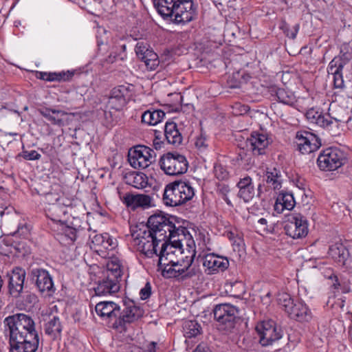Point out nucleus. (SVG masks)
<instances>
[{
    "label": "nucleus",
    "instance_id": "1",
    "mask_svg": "<svg viewBox=\"0 0 352 352\" xmlns=\"http://www.w3.org/2000/svg\"><path fill=\"white\" fill-rule=\"evenodd\" d=\"M98 316L111 324L117 330L122 331L127 324H131L142 318L144 309L129 298L124 299L122 305L113 301H101L95 306Z\"/></svg>",
    "mask_w": 352,
    "mask_h": 352
},
{
    "label": "nucleus",
    "instance_id": "2",
    "mask_svg": "<svg viewBox=\"0 0 352 352\" xmlns=\"http://www.w3.org/2000/svg\"><path fill=\"white\" fill-rule=\"evenodd\" d=\"M174 218L162 212L151 215L146 225L140 224L131 230V236L137 248L142 245V243L151 240L157 232L163 233L168 232L171 237L175 232Z\"/></svg>",
    "mask_w": 352,
    "mask_h": 352
},
{
    "label": "nucleus",
    "instance_id": "3",
    "mask_svg": "<svg viewBox=\"0 0 352 352\" xmlns=\"http://www.w3.org/2000/svg\"><path fill=\"white\" fill-rule=\"evenodd\" d=\"M153 4L164 19L176 24L188 23L197 16L192 0H154Z\"/></svg>",
    "mask_w": 352,
    "mask_h": 352
},
{
    "label": "nucleus",
    "instance_id": "4",
    "mask_svg": "<svg viewBox=\"0 0 352 352\" xmlns=\"http://www.w3.org/2000/svg\"><path fill=\"white\" fill-rule=\"evenodd\" d=\"M4 333L9 340L39 338L32 318L25 314H16L3 320Z\"/></svg>",
    "mask_w": 352,
    "mask_h": 352
},
{
    "label": "nucleus",
    "instance_id": "5",
    "mask_svg": "<svg viewBox=\"0 0 352 352\" xmlns=\"http://www.w3.org/2000/svg\"><path fill=\"white\" fill-rule=\"evenodd\" d=\"M194 195V189L189 182L178 180L166 185L163 201L166 206H177L190 200Z\"/></svg>",
    "mask_w": 352,
    "mask_h": 352
},
{
    "label": "nucleus",
    "instance_id": "6",
    "mask_svg": "<svg viewBox=\"0 0 352 352\" xmlns=\"http://www.w3.org/2000/svg\"><path fill=\"white\" fill-rule=\"evenodd\" d=\"M212 311L218 329L226 333L232 331L241 317L239 309L229 303L217 305Z\"/></svg>",
    "mask_w": 352,
    "mask_h": 352
},
{
    "label": "nucleus",
    "instance_id": "7",
    "mask_svg": "<svg viewBox=\"0 0 352 352\" xmlns=\"http://www.w3.org/2000/svg\"><path fill=\"white\" fill-rule=\"evenodd\" d=\"M160 168L168 175H183L188 170V162L186 157L177 152H168L160 159Z\"/></svg>",
    "mask_w": 352,
    "mask_h": 352
},
{
    "label": "nucleus",
    "instance_id": "8",
    "mask_svg": "<svg viewBox=\"0 0 352 352\" xmlns=\"http://www.w3.org/2000/svg\"><path fill=\"white\" fill-rule=\"evenodd\" d=\"M345 160L343 151L336 147H329L320 153L317 159V164L320 170L331 171L341 167Z\"/></svg>",
    "mask_w": 352,
    "mask_h": 352
},
{
    "label": "nucleus",
    "instance_id": "9",
    "mask_svg": "<svg viewBox=\"0 0 352 352\" xmlns=\"http://www.w3.org/2000/svg\"><path fill=\"white\" fill-rule=\"evenodd\" d=\"M155 158V153L151 148L138 145L130 149L128 153V161L131 166L135 169L147 168Z\"/></svg>",
    "mask_w": 352,
    "mask_h": 352
},
{
    "label": "nucleus",
    "instance_id": "10",
    "mask_svg": "<svg viewBox=\"0 0 352 352\" xmlns=\"http://www.w3.org/2000/svg\"><path fill=\"white\" fill-rule=\"evenodd\" d=\"M284 229L286 234L293 239L302 238L308 234V222L304 216L296 214L288 219Z\"/></svg>",
    "mask_w": 352,
    "mask_h": 352
},
{
    "label": "nucleus",
    "instance_id": "11",
    "mask_svg": "<svg viewBox=\"0 0 352 352\" xmlns=\"http://www.w3.org/2000/svg\"><path fill=\"white\" fill-rule=\"evenodd\" d=\"M297 149L302 154H309L317 151L321 146L320 138L307 131H298L296 135Z\"/></svg>",
    "mask_w": 352,
    "mask_h": 352
},
{
    "label": "nucleus",
    "instance_id": "12",
    "mask_svg": "<svg viewBox=\"0 0 352 352\" xmlns=\"http://www.w3.org/2000/svg\"><path fill=\"white\" fill-rule=\"evenodd\" d=\"M32 280L35 282L38 291L45 296H52L55 292L52 278L49 272L43 269L34 268L31 271Z\"/></svg>",
    "mask_w": 352,
    "mask_h": 352
},
{
    "label": "nucleus",
    "instance_id": "13",
    "mask_svg": "<svg viewBox=\"0 0 352 352\" xmlns=\"http://www.w3.org/2000/svg\"><path fill=\"white\" fill-rule=\"evenodd\" d=\"M259 336V342L263 346H268L282 337L280 332L269 322H261L256 327Z\"/></svg>",
    "mask_w": 352,
    "mask_h": 352
},
{
    "label": "nucleus",
    "instance_id": "14",
    "mask_svg": "<svg viewBox=\"0 0 352 352\" xmlns=\"http://www.w3.org/2000/svg\"><path fill=\"white\" fill-rule=\"evenodd\" d=\"M129 87L119 85L111 89L107 106L116 111L121 110L126 104V97L129 95Z\"/></svg>",
    "mask_w": 352,
    "mask_h": 352
},
{
    "label": "nucleus",
    "instance_id": "15",
    "mask_svg": "<svg viewBox=\"0 0 352 352\" xmlns=\"http://www.w3.org/2000/svg\"><path fill=\"white\" fill-rule=\"evenodd\" d=\"M203 265L207 274H212L225 271L229 266V261L226 257L208 254L203 258Z\"/></svg>",
    "mask_w": 352,
    "mask_h": 352
},
{
    "label": "nucleus",
    "instance_id": "16",
    "mask_svg": "<svg viewBox=\"0 0 352 352\" xmlns=\"http://www.w3.org/2000/svg\"><path fill=\"white\" fill-rule=\"evenodd\" d=\"M25 272L21 267H15L9 275V292L14 298H18L23 289Z\"/></svg>",
    "mask_w": 352,
    "mask_h": 352
},
{
    "label": "nucleus",
    "instance_id": "17",
    "mask_svg": "<svg viewBox=\"0 0 352 352\" xmlns=\"http://www.w3.org/2000/svg\"><path fill=\"white\" fill-rule=\"evenodd\" d=\"M247 144L253 155H261L265 153V150L270 142L266 135L253 132L250 137L248 138Z\"/></svg>",
    "mask_w": 352,
    "mask_h": 352
},
{
    "label": "nucleus",
    "instance_id": "18",
    "mask_svg": "<svg viewBox=\"0 0 352 352\" xmlns=\"http://www.w3.org/2000/svg\"><path fill=\"white\" fill-rule=\"evenodd\" d=\"M167 237H169L168 232H164L162 234L157 232V236H154L153 239L142 243V245L137 249L146 256L151 258L153 255H157V247L160 243L166 240Z\"/></svg>",
    "mask_w": 352,
    "mask_h": 352
},
{
    "label": "nucleus",
    "instance_id": "19",
    "mask_svg": "<svg viewBox=\"0 0 352 352\" xmlns=\"http://www.w3.org/2000/svg\"><path fill=\"white\" fill-rule=\"evenodd\" d=\"M167 237H169L168 232H164L162 234L157 232V236H154L153 239L142 243V245L137 249L146 256L151 258L153 255H157V247L160 243L166 240Z\"/></svg>",
    "mask_w": 352,
    "mask_h": 352
},
{
    "label": "nucleus",
    "instance_id": "20",
    "mask_svg": "<svg viewBox=\"0 0 352 352\" xmlns=\"http://www.w3.org/2000/svg\"><path fill=\"white\" fill-rule=\"evenodd\" d=\"M175 232H174L171 237H167L166 240L163 241L162 243V247H166L168 249L167 253L168 256H173L175 252L177 251L179 253H182V239H179L180 235L184 236V228H176L175 226Z\"/></svg>",
    "mask_w": 352,
    "mask_h": 352
},
{
    "label": "nucleus",
    "instance_id": "21",
    "mask_svg": "<svg viewBox=\"0 0 352 352\" xmlns=\"http://www.w3.org/2000/svg\"><path fill=\"white\" fill-rule=\"evenodd\" d=\"M290 318L298 322H308L312 318V314L306 304L301 301H296L287 311Z\"/></svg>",
    "mask_w": 352,
    "mask_h": 352
},
{
    "label": "nucleus",
    "instance_id": "22",
    "mask_svg": "<svg viewBox=\"0 0 352 352\" xmlns=\"http://www.w3.org/2000/svg\"><path fill=\"white\" fill-rule=\"evenodd\" d=\"M123 202L129 208L135 210L138 208H148L151 206V197L143 194H126L123 197Z\"/></svg>",
    "mask_w": 352,
    "mask_h": 352
},
{
    "label": "nucleus",
    "instance_id": "23",
    "mask_svg": "<svg viewBox=\"0 0 352 352\" xmlns=\"http://www.w3.org/2000/svg\"><path fill=\"white\" fill-rule=\"evenodd\" d=\"M9 352H36L39 345V338L9 340Z\"/></svg>",
    "mask_w": 352,
    "mask_h": 352
},
{
    "label": "nucleus",
    "instance_id": "24",
    "mask_svg": "<svg viewBox=\"0 0 352 352\" xmlns=\"http://www.w3.org/2000/svg\"><path fill=\"white\" fill-rule=\"evenodd\" d=\"M120 289V282L105 276L102 280L98 281L94 291L96 296H107L117 293Z\"/></svg>",
    "mask_w": 352,
    "mask_h": 352
},
{
    "label": "nucleus",
    "instance_id": "25",
    "mask_svg": "<svg viewBox=\"0 0 352 352\" xmlns=\"http://www.w3.org/2000/svg\"><path fill=\"white\" fill-rule=\"evenodd\" d=\"M164 137L168 144L175 147L182 144L183 137L177 125L173 121L166 122L164 126Z\"/></svg>",
    "mask_w": 352,
    "mask_h": 352
},
{
    "label": "nucleus",
    "instance_id": "26",
    "mask_svg": "<svg viewBox=\"0 0 352 352\" xmlns=\"http://www.w3.org/2000/svg\"><path fill=\"white\" fill-rule=\"evenodd\" d=\"M237 187L239 189L238 196L242 199L244 202H249L254 197V186L252 184V180L250 177L246 176L243 178H241L237 183Z\"/></svg>",
    "mask_w": 352,
    "mask_h": 352
},
{
    "label": "nucleus",
    "instance_id": "27",
    "mask_svg": "<svg viewBox=\"0 0 352 352\" xmlns=\"http://www.w3.org/2000/svg\"><path fill=\"white\" fill-rule=\"evenodd\" d=\"M305 117L309 122L316 124L320 127L327 129L331 128V120H329L326 117V115H323L321 112L316 111L314 108L309 109L306 112Z\"/></svg>",
    "mask_w": 352,
    "mask_h": 352
},
{
    "label": "nucleus",
    "instance_id": "28",
    "mask_svg": "<svg viewBox=\"0 0 352 352\" xmlns=\"http://www.w3.org/2000/svg\"><path fill=\"white\" fill-rule=\"evenodd\" d=\"M38 112L44 118H45L52 124L62 125L63 124V116L67 114L66 112L54 109L47 107H42L38 109Z\"/></svg>",
    "mask_w": 352,
    "mask_h": 352
},
{
    "label": "nucleus",
    "instance_id": "29",
    "mask_svg": "<svg viewBox=\"0 0 352 352\" xmlns=\"http://www.w3.org/2000/svg\"><path fill=\"white\" fill-rule=\"evenodd\" d=\"M63 326L58 316H54L44 324V331L52 340H55L61 335Z\"/></svg>",
    "mask_w": 352,
    "mask_h": 352
},
{
    "label": "nucleus",
    "instance_id": "30",
    "mask_svg": "<svg viewBox=\"0 0 352 352\" xmlns=\"http://www.w3.org/2000/svg\"><path fill=\"white\" fill-rule=\"evenodd\" d=\"M124 179L127 184L139 189L146 187L147 184L146 175L140 172L128 173L126 174Z\"/></svg>",
    "mask_w": 352,
    "mask_h": 352
},
{
    "label": "nucleus",
    "instance_id": "31",
    "mask_svg": "<svg viewBox=\"0 0 352 352\" xmlns=\"http://www.w3.org/2000/svg\"><path fill=\"white\" fill-rule=\"evenodd\" d=\"M165 115L162 110L149 109L144 111L142 115V122L148 125H156L164 119Z\"/></svg>",
    "mask_w": 352,
    "mask_h": 352
},
{
    "label": "nucleus",
    "instance_id": "32",
    "mask_svg": "<svg viewBox=\"0 0 352 352\" xmlns=\"http://www.w3.org/2000/svg\"><path fill=\"white\" fill-rule=\"evenodd\" d=\"M336 60L331 61L328 66V72L333 75V85L335 88L342 89L344 86L342 69L336 65Z\"/></svg>",
    "mask_w": 352,
    "mask_h": 352
},
{
    "label": "nucleus",
    "instance_id": "33",
    "mask_svg": "<svg viewBox=\"0 0 352 352\" xmlns=\"http://www.w3.org/2000/svg\"><path fill=\"white\" fill-rule=\"evenodd\" d=\"M265 177L266 182L270 184L274 190L281 188L282 175L279 170L276 168H267Z\"/></svg>",
    "mask_w": 352,
    "mask_h": 352
},
{
    "label": "nucleus",
    "instance_id": "34",
    "mask_svg": "<svg viewBox=\"0 0 352 352\" xmlns=\"http://www.w3.org/2000/svg\"><path fill=\"white\" fill-rule=\"evenodd\" d=\"M184 336L187 338H195L201 333V325L196 320H187L183 324Z\"/></svg>",
    "mask_w": 352,
    "mask_h": 352
},
{
    "label": "nucleus",
    "instance_id": "35",
    "mask_svg": "<svg viewBox=\"0 0 352 352\" xmlns=\"http://www.w3.org/2000/svg\"><path fill=\"white\" fill-rule=\"evenodd\" d=\"M179 265H182L181 263H175L158 267L157 271H161L162 275L166 278H177L184 273L183 270H175V267Z\"/></svg>",
    "mask_w": 352,
    "mask_h": 352
},
{
    "label": "nucleus",
    "instance_id": "36",
    "mask_svg": "<svg viewBox=\"0 0 352 352\" xmlns=\"http://www.w3.org/2000/svg\"><path fill=\"white\" fill-rule=\"evenodd\" d=\"M195 255L194 253L190 258L186 256V260H182V265L175 267V270H183L184 273L179 276L182 278H190L196 274V270L195 268H191L192 263L193 262V258Z\"/></svg>",
    "mask_w": 352,
    "mask_h": 352
},
{
    "label": "nucleus",
    "instance_id": "37",
    "mask_svg": "<svg viewBox=\"0 0 352 352\" xmlns=\"http://www.w3.org/2000/svg\"><path fill=\"white\" fill-rule=\"evenodd\" d=\"M280 204L282 209L290 210L294 208L296 201L292 193L281 192L279 193L276 204Z\"/></svg>",
    "mask_w": 352,
    "mask_h": 352
},
{
    "label": "nucleus",
    "instance_id": "38",
    "mask_svg": "<svg viewBox=\"0 0 352 352\" xmlns=\"http://www.w3.org/2000/svg\"><path fill=\"white\" fill-rule=\"evenodd\" d=\"M107 276L109 278H112L116 281L120 282L122 277L121 265L118 261H111L107 265Z\"/></svg>",
    "mask_w": 352,
    "mask_h": 352
},
{
    "label": "nucleus",
    "instance_id": "39",
    "mask_svg": "<svg viewBox=\"0 0 352 352\" xmlns=\"http://www.w3.org/2000/svg\"><path fill=\"white\" fill-rule=\"evenodd\" d=\"M140 59L144 63L146 68L149 70H155L160 64L157 54L152 50L141 56Z\"/></svg>",
    "mask_w": 352,
    "mask_h": 352
},
{
    "label": "nucleus",
    "instance_id": "40",
    "mask_svg": "<svg viewBox=\"0 0 352 352\" xmlns=\"http://www.w3.org/2000/svg\"><path fill=\"white\" fill-rule=\"evenodd\" d=\"M349 47L346 44H344L340 47V55L335 57L331 61H336V65L340 68H343L344 66L351 59L352 56L349 51Z\"/></svg>",
    "mask_w": 352,
    "mask_h": 352
},
{
    "label": "nucleus",
    "instance_id": "41",
    "mask_svg": "<svg viewBox=\"0 0 352 352\" xmlns=\"http://www.w3.org/2000/svg\"><path fill=\"white\" fill-rule=\"evenodd\" d=\"M67 213L65 207L61 206L60 204L57 202L52 204L48 208L47 216L50 217L53 221H61L60 217L62 214Z\"/></svg>",
    "mask_w": 352,
    "mask_h": 352
},
{
    "label": "nucleus",
    "instance_id": "42",
    "mask_svg": "<svg viewBox=\"0 0 352 352\" xmlns=\"http://www.w3.org/2000/svg\"><path fill=\"white\" fill-rule=\"evenodd\" d=\"M277 300L278 304L284 309L287 314L295 302L290 294L285 292L278 294Z\"/></svg>",
    "mask_w": 352,
    "mask_h": 352
},
{
    "label": "nucleus",
    "instance_id": "43",
    "mask_svg": "<svg viewBox=\"0 0 352 352\" xmlns=\"http://www.w3.org/2000/svg\"><path fill=\"white\" fill-rule=\"evenodd\" d=\"M167 251L168 249L166 247L161 248L159 254H157V256H159L157 267H162V266L179 263V261H175L173 259V256H168Z\"/></svg>",
    "mask_w": 352,
    "mask_h": 352
},
{
    "label": "nucleus",
    "instance_id": "44",
    "mask_svg": "<svg viewBox=\"0 0 352 352\" xmlns=\"http://www.w3.org/2000/svg\"><path fill=\"white\" fill-rule=\"evenodd\" d=\"M276 96L278 98V102L280 103L292 107L296 102L294 96L293 95H288L283 89H277Z\"/></svg>",
    "mask_w": 352,
    "mask_h": 352
},
{
    "label": "nucleus",
    "instance_id": "45",
    "mask_svg": "<svg viewBox=\"0 0 352 352\" xmlns=\"http://www.w3.org/2000/svg\"><path fill=\"white\" fill-rule=\"evenodd\" d=\"M91 239V248L100 254L101 245L105 239H108V233L95 234L93 237L89 236Z\"/></svg>",
    "mask_w": 352,
    "mask_h": 352
},
{
    "label": "nucleus",
    "instance_id": "46",
    "mask_svg": "<svg viewBox=\"0 0 352 352\" xmlns=\"http://www.w3.org/2000/svg\"><path fill=\"white\" fill-rule=\"evenodd\" d=\"M245 292V286L242 282H241V281L235 282L230 285V296H232L234 298H241L243 297Z\"/></svg>",
    "mask_w": 352,
    "mask_h": 352
},
{
    "label": "nucleus",
    "instance_id": "47",
    "mask_svg": "<svg viewBox=\"0 0 352 352\" xmlns=\"http://www.w3.org/2000/svg\"><path fill=\"white\" fill-rule=\"evenodd\" d=\"M61 230L63 232V234L68 238L72 242H74L80 233V232L76 230L74 227L71 226L67 223L62 225Z\"/></svg>",
    "mask_w": 352,
    "mask_h": 352
},
{
    "label": "nucleus",
    "instance_id": "48",
    "mask_svg": "<svg viewBox=\"0 0 352 352\" xmlns=\"http://www.w3.org/2000/svg\"><path fill=\"white\" fill-rule=\"evenodd\" d=\"M280 28L283 31L287 37L292 39H294L296 38V35L299 31L300 25L298 23L296 24L291 30L289 25L285 21H282Z\"/></svg>",
    "mask_w": 352,
    "mask_h": 352
},
{
    "label": "nucleus",
    "instance_id": "49",
    "mask_svg": "<svg viewBox=\"0 0 352 352\" xmlns=\"http://www.w3.org/2000/svg\"><path fill=\"white\" fill-rule=\"evenodd\" d=\"M117 247V241L113 239L108 234V239H105L101 245V252L100 255H104L107 251L113 250Z\"/></svg>",
    "mask_w": 352,
    "mask_h": 352
},
{
    "label": "nucleus",
    "instance_id": "50",
    "mask_svg": "<svg viewBox=\"0 0 352 352\" xmlns=\"http://www.w3.org/2000/svg\"><path fill=\"white\" fill-rule=\"evenodd\" d=\"M214 176L219 180H225L228 178L229 173L226 167L221 164H216L214 166Z\"/></svg>",
    "mask_w": 352,
    "mask_h": 352
},
{
    "label": "nucleus",
    "instance_id": "51",
    "mask_svg": "<svg viewBox=\"0 0 352 352\" xmlns=\"http://www.w3.org/2000/svg\"><path fill=\"white\" fill-rule=\"evenodd\" d=\"M217 192L221 195L223 199L229 206H232L230 200L228 197V194L230 192V188L225 184H219L217 186Z\"/></svg>",
    "mask_w": 352,
    "mask_h": 352
},
{
    "label": "nucleus",
    "instance_id": "52",
    "mask_svg": "<svg viewBox=\"0 0 352 352\" xmlns=\"http://www.w3.org/2000/svg\"><path fill=\"white\" fill-rule=\"evenodd\" d=\"M150 50L151 49L148 48L147 43L144 41L138 42L135 48L136 55L139 58H140L141 56L145 55L146 53Z\"/></svg>",
    "mask_w": 352,
    "mask_h": 352
},
{
    "label": "nucleus",
    "instance_id": "53",
    "mask_svg": "<svg viewBox=\"0 0 352 352\" xmlns=\"http://www.w3.org/2000/svg\"><path fill=\"white\" fill-rule=\"evenodd\" d=\"M326 117L329 120H331L332 124L333 120H334L336 123H344L348 122L347 118L344 115H334V111L329 112L328 114L326 115Z\"/></svg>",
    "mask_w": 352,
    "mask_h": 352
},
{
    "label": "nucleus",
    "instance_id": "54",
    "mask_svg": "<svg viewBox=\"0 0 352 352\" xmlns=\"http://www.w3.org/2000/svg\"><path fill=\"white\" fill-rule=\"evenodd\" d=\"M41 155L36 151L23 152V157L26 160H37L41 158Z\"/></svg>",
    "mask_w": 352,
    "mask_h": 352
},
{
    "label": "nucleus",
    "instance_id": "55",
    "mask_svg": "<svg viewBox=\"0 0 352 352\" xmlns=\"http://www.w3.org/2000/svg\"><path fill=\"white\" fill-rule=\"evenodd\" d=\"M151 294V284L148 282L146 283L145 286L141 289L140 292V298L142 300H146L150 297Z\"/></svg>",
    "mask_w": 352,
    "mask_h": 352
},
{
    "label": "nucleus",
    "instance_id": "56",
    "mask_svg": "<svg viewBox=\"0 0 352 352\" xmlns=\"http://www.w3.org/2000/svg\"><path fill=\"white\" fill-rule=\"evenodd\" d=\"M57 79L56 81H68L72 79L74 76V72L69 71L56 72Z\"/></svg>",
    "mask_w": 352,
    "mask_h": 352
},
{
    "label": "nucleus",
    "instance_id": "57",
    "mask_svg": "<svg viewBox=\"0 0 352 352\" xmlns=\"http://www.w3.org/2000/svg\"><path fill=\"white\" fill-rule=\"evenodd\" d=\"M330 252H331V254L332 255L333 257H334L336 258H338L339 262H341L344 260V250L343 249H342V252L341 253V250H340V248H338L337 247H331V248H330Z\"/></svg>",
    "mask_w": 352,
    "mask_h": 352
},
{
    "label": "nucleus",
    "instance_id": "58",
    "mask_svg": "<svg viewBox=\"0 0 352 352\" xmlns=\"http://www.w3.org/2000/svg\"><path fill=\"white\" fill-rule=\"evenodd\" d=\"M67 223L79 232L83 230L82 221L79 217L73 218L72 221H67Z\"/></svg>",
    "mask_w": 352,
    "mask_h": 352
},
{
    "label": "nucleus",
    "instance_id": "59",
    "mask_svg": "<svg viewBox=\"0 0 352 352\" xmlns=\"http://www.w3.org/2000/svg\"><path fill=\"white\" fill-rule=\"evenodd\" d=\"M28 233H29V230L28 228L27 225L25 224L21 226H19L15 234L25 237L28 234Z\"/></svg>",
    "mask_w": 352,
    "mask_h": 352
},
{
    "label": "nucleus",
    "instance_id": "60",
    "mask_svg": "<svg viewBox=\"0 0 352 352\" xmlns=\"http://www.w3.org/2000/svg\"><path fill=\"white\" fill-rule=\"evenodd\" d=\"M164 144L163 140H161V138L158 134H157V132H155V136L153 140V146L155 149L158 150L160 149Z\"/></svg>",
    "mask_w": 352,
    "mask_h": 352
},
{
    "label": "nucleus",
    "instance_id": "61",
    "mask_svg": "<svg viewBox=\"0 0 352 352\" xmlns=\"http://www.w3.org/2000/svg\"><path fill=\"white\" fill-rule=\"evenodd\" d=\"M195 145L199 149L206 148L208 146V144L206 143V139L202 136L197 139Z\"/></svg>",
    "mask_w": 352,
    "mask_h": 352
},
{
    "label": "nucleus",
    "instance_id": "62",
    "mask_svg": "<svg viewBox=\"0 0 352 352\" xmlns=\"http://www.w3.org/2000/svg\"><path fill=\"white\" fill-rule=\"evenodd\" d=\"M156 346L155 342H151L146 345L144 352H156Z\"/></svg>",
    "mask_w": 352,
    "mask_h": 352
},
{
    "label": "nucleus",
    "instance_id": "63",
    "mask_svg": "<svg viewBox=\"0 0 352 352\" xmlns=\"http://www.w3.org/2000/svg\"><path fill=\"white\" fill-rule=\"evenodd\" d=\"M56 72H49L47 73V78H46V81H56Z\"/></svg>",
    "mask_w": 352,
    "mask_h": 352
},
{
    "label": "nucleus",
    "instance_id": "64",
    "mask_svg": "<svg viewBox=\"0 0 352 352\" xmlns=\"http://www.w3.org/2000/svg\"><path fill=\"white\" fill-rule=\"evenodd\" d=\"M258 223L260 224L262 227H263V230L265 231H267L268 229L267 227H265L267 226V221L266 219L265 218H261L258 220Z\"/></svg>",
    "mask_w": 352,
    "mask_h": 352
}]
</instances>
